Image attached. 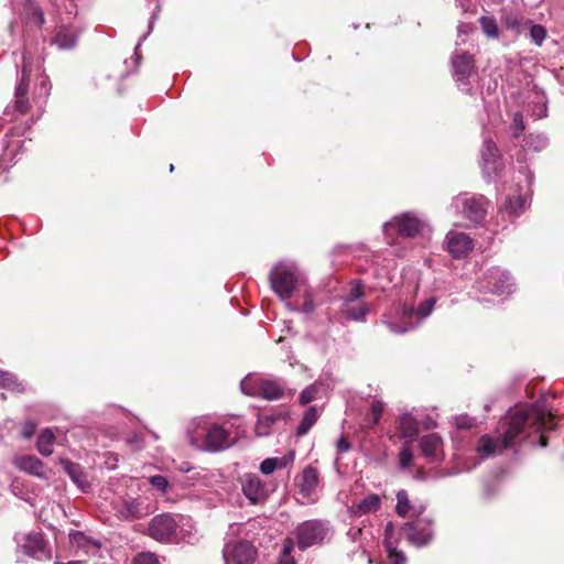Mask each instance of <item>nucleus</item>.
Masks as SVG:
<instances>
[{"instance_id": "nucleus-1", "label": "nucleus", "mask_w": 564, "mask_h": 564, "mask_svg": "<svg viewBox=\"0 0 564 564\" xmlns=\"http://www.w3.org/2000/svg\"><path fill=\"white\" fill-rule=\"evenodd\" d=\"M553 416L543 404H532L510 412L497 429L498 436L494 438L482 435L477 445V453L490 457L512 446L514 440L527 429L535 432L554 429Z\"/></svg>"}, {"instance_id": "nucleus-2", "label": "nucleus", "mask_w": 564, "mask_h": 564, "mask_svg": "<svg viewBox=\"0 0 564 564\" xmlns=\"http://www.w3.org/2000/svg\"><path fill=\"white\" fill-rule=\"evenodd\" d=\"M270 282L272 290L280 299H290L297 282L296 265L294 263L279 262L270 272Z\"/></svg>"}, {"instance_id": "nucleus-3", "label": "nucleus", "mask_w": 564, "mask_h": 564, "mask_svg": "<svg viewBox=\"0 0 564 564\" xmlns=\"http://www.w3.org/2000/svg\"><path fill=\"white\" fill-rule=\"evenodd\" d=\"M243 394L261 397L265 400H279L284 395V387L278 380L247 376L240 382Z\"/></svg>"}, {"instance_id": "nucleus-4", "label": "nucleus", "mask_w": 564, "mask_h": 564, "mask_svg": "<svg viewBox=\"0 0 564 564\" xmlns=\"http://www.w3.org/2000/svg\"><path fill=\"white\" fill-rule=\"evenodd\" d=\"M454 207L471 223H479L487 212V200L482 195H458L453 200Z\"/></svg>"}, {"instance_id": "nucleus-5", "label": "nucleus", "mask_w": 564, "mask_h": 564, "mask_svg": "<svg viewBox=\"0 0 564 564\" xmlns=\"http://www.w3.org/2000/svg\"><path fill=\"white\" fill-rule=\"evenodd\" d=\"M297 546L305 550L324 541L328 533L327 527L317 520L305 521L296 528Z\"/></svg>"}, {"instance_id": "nucleus-6", "label": "nucleus", "mask_w": 564, "mask_h": 564, "mask_svg": "<svg viewBox=\"0 0 564 564\" xmlns=\"http://www.w3.org/2000/svg\"><path fill=\"white\" fill-rule=\"evenodd\" d=\"M435 302H436V300L434 297H430V299L425 300L424 302H422L417 306L416 310H414L412 307H405L404 306L402 308V312H401V318H402V324L401 325H398L393 321H386L384 323H386L387 327L392 333H395V334L405 333L409 329L414 327V324L410 321L412 318V316L416 315L420 318L427 317L432 313L433 307L435 305Z\"/></svg>"}, {"instance_id": "nucleus-7", "label": "nucleus", "mask_w": 564, "mask_h": 564, "mask_svg": "<svg viewBox=\"0 0 564 564\" xmlns=\"http://www.w3.org/2000/svg\"><path fill=\"white\" fill-rule=\"evenodd\" d=\"M225 564H252L257 556L254 546L247 541L229 542L223 550Z\"/></svg>"}, {"instance_id": "nucleus-8", "label": "nucleus", "mask_w": 564, "mask_h": 564, "mask_svg": "<svg viewBox=\"0 0 564 564\" xmlns=\"http://www.w3.org/2000/svg\"><path fill=\"white\" fill-rule=\"evenodd\" d=\"M178 523L171 514L154 517L149 525V534L160 542H173L176 540Z\"/></svg>"}, {"instance_id": "nucleus-9", "label": "nucleus", "mask_w": 564, "mask_h": 564, "mask_svg": "<svg viewBox=\"0 0 564 564\" xmlns=\"http://www.w3.org/2000/svg\"><path fill=\"white\" fill-rule=\"evenodd\" d=\"M424 228V223L412 213H404L395 216L393 220L383 225V230L388 235L391 229H395L400 236L414 237Z\"/></svg>"}, {"instance_id": "nucleus-10", "label": "nucleus", "mask_w": 564, "mask_h": 564, "mask_svg": "<svg viewBox=\"0 0 564 564\" xmlns=\"http://www.w3.org/2000/svg\"><path fill=\"white\" fill-rule=\"evenodd\" d=\"M241 490L246 498L252 503H259L268 497L267 486L256 474H245L240 478Z\"/></svg>"}, {"instance_id": "nucleus-11", "label": "nucleus", "mask_w": 564, "mask_h": 564, "mask_svg": "<svg viewBox=\"0 0 564 564\" xmlns=\"http://www.w3.org/2000/svg\"><path fill=\"white\" fill-rule=\"evenodd\" d=\"M119 518L124 520L140 519L149 514V508L133 498L119 499L113 506Z\"/></svg>"}, {"instance_id": "nucleus-12", "label": "nucleus", "mask_w": 564, "mask_h": 564, "mask_svg": "<svg viewBox=\"0 0 564 564\" xmlns=\"http://www.w3.org/2000/svg\"><path fill=\"white\" fill-rule=\"evenodd\" d=\"M445 241L448 252L454 258H463L474 248L473 239L464 232L449 231Z\"/></svg>"}, {"instance_id": "nucleus-13", "label": "nucleus", "mask_w": 564, "mask_h": 564, "mask_svg": "<svg viewBox=\"0 0 564 564\" xmlns=\"http://www.w3.org/2000/svg\"><path fill=\"white\" fill-rule=\"evenodd\" d=\"M232 444L229 433L218 424H212L207 427L205 436V448L210 452H219L228 448Z\"/></svg>"}, {"instance_id": "nucleus-14", "label": "nucleus", "mask_w": 564, "mask_h": 564, "mask_svg": "<svg viewBox=\"0 0 564 564\" xmlns=\"http://www.w3.org/2000/svg\"><path fill=\"white\" fill-rule=\"evenodd\" d=\"M408 540L417 546L425 545L432 539V527L431 523L417 519L413 522H409L404 525Z\"/></svg>"}, {"instance_id": "nucleus-15", "label": "nucleus", "mask_w": 564, "mask_h": 564, "mask_svg": "<svg viewBox=\"0 0 564 564\" xmlns=\"http://www.w3.org/2000/svg\"><path fill=\"white\" fill-rule=\"evenodd\" d=\"M31 72V63L23 55L22 77L15 88V109L21 113H26L30 109V102L26 97L29 89V74Z\"/></svg>"}, {"instance_id": "nucleus-16", "label": "nucleus", "mask_w": 564, "mask_h": 564, "mask_svg": "<svg viewBox=\"0 0 564 564\" xmlns=\"http://www.w3.org/2000/svg\"><path fill=\"white\" fill-rule=\"evenodd\" d=\"M482 169L487 176L497 175L502 167L499 151L491 140H486L481 151Z\"/></svg>"}, {"instance_id": "nucleus-17", "label": "nucleus", "mask_w": 564, "mask_h": 564, "mask_svg": "<svg viewBox=\"0 0 564 564\" xmlns=\"http://www.w3.org/2000/svg\"><path fill=\"white\" fill-rule=\"evenodd\" d=\"M46 543L39 532H32L24 536L23 543L20 544L23 552L37 560L51 558L50 552L45 547Z\"/></svg>"}, {"instance_id": "nucleus-18", "label": "nucleus", "mask_w": 564, "mask_h": 564, "mask_svg": "<svg viewBox=\"0 0 564 564\" xmlns=\"http://www.w3.org/2000/svg\"><path fill=\"white\" fill-rule=\"evenodd\" d=\"M420 448L430 462H440L444 458L443 441L436 433L424 435L420 440Z\"/></svg>"}, {"instance_id": "nucleus-19", "label": "nucleus", "mask_w": 564, "mask_h": 564, "mask_svg": "<svg viewBox=\"0 0 564 564\" xmlns=\"http://www.w3.org/2000/svg\"><path fill=\"white\" fill-rule=\"evenodd\" d=\"M453 72L458 86L462 87L463 90L469 91L467 86V79L473 73V59L468 54H460L453 58Z\"/></svg>"}, {"instance_id": "nucleus-20", "label": "nucleus", "mask_w": 564, "mask_h": 564, "mask_svg": "<svg viewBox=\"0 0 564 564\" xmlns=\"http://www.w3.org/2000/svg\"><path fill=\"white\" fill-rule=\"evenodd\" d=\"M488 289L490 292L502 295L511 292L512 279L510 274L500 269H495L489 272L488 276Z\"/></svg>"}, {"instance_id": "nucleus-21", "label": "nucleus", "mask_w": 564, "mask_h": 564, "mask_svg": "<svg viewBox=\"0 0 564 564\" xmlns=\"http://www.w3.org/2000/svg\"><path fill=\"white\" fill-rule=\"evenodd\" d=\"M13 465L21 471H24L26 474H30L42 479L46 478V474L44 471V464L36 456H17L13 459Z\"/></svg>"}, {"instance_id": "nucleus-22", "label": "nucleus", "mask_w": 564, "mask_h": 564, "mask_svg": "<svg viewBox=\"0 0 564 564\" xmlns=\"http://www.w3.org/2000/svg\"><path fill=\"white\" fill-rule=\"evenodd\" d=\"M380 506L381 498L376 494H371L365 497L359 502L354 503L349 508V512L354 517H362L365 514L376 512L380 508Z\"/></svg>"}, {"instance_id": "nucleus-23", "label": "nucleus", "mask_w": 564, "mask_h": 564, "mask_svg": "<svg viewBox=\"0 0 564 564\" xmlns=\"http://www.w3.org/2000/svg\"><path fill=\"white\" fill-rule=\"evenodd\" d=\"M295 453L290 451L283 457H270L260 464V471L263 475H271L276 469L285 468L294 462Z\"/></svg>"}, {"instance_id": "nucleus-24", "label": "nucleus", "mask_w": 564, "mask_h": 564, "mask_svg": "<svg viewBox=\"0 0 564 564\" xmlns=\"http://www.w3.org/2000/svg\"><path fill=\"white\" fill-rule=\"evenodd\" d=\"M419 434V423L409 413L403 414L399 419V436L412 442Z\"/></svg>"}, {"instance_id": "nucleus-25", "label": "nucleus", "mask_w": 564, "mask_h": 564, "mask_svg": "<svg viewBox=\"0 0 564 564\" xmlns=\"http://www.w3.org/2000/svg\"><path fill=\"white\" fill-rule=\"evenodd\" d=\"M319 476L316 468L307 466L301 476L300 491L304 496H310L318 485Z\"/></svg>"}, {"instance_id": "nucleus-26", "label": "nucleus", "mask_w": 564, "mask_h": 564, "mask_svg": "<svg viewBox=\"0 0 564 564\" xmlns=\"http://www.w3.org/2000/svg\"><path fill=\"white\" fill-rule=\"evenodd\" d=\"M341 311L347 318L364 321L369 308L364 302H354V299H346Z\"/></svg>"}, {"instance_id": "nucleus-27", "label": "nucleus", "mask_w": 564, "mask_h": 564, "mask_svg": "<svg viewBox=\"0 0 564 564\" xmlns=\"http://www.w3.org/2000/svg\"><path fill=\"white\" fill-rule=\"evenodd\" d=\"M70 542L79 549H83L86 553H95L97 552L101 543L99 541H95L89 539L83 532L76 531L70 533L69 535Z\"/></svg>"}, {"instance_id": "nucleus-28", "label": "nucleus", "mask_w": 564, "mask_h": 564, "mask_svg": "<svg viewBox=\"0 0 564 564\" xmlns=\"http://www.w3.org/2000/svg\"><path fill=\"white\" fill-rule=\"evenodd\" d=\"M55 435L51 429H44L36 442V449L42 456H50L53 454V445Z\"/></svg>"}, {"instance_id": "nucleus-29", "label": "nucleus", "mask_w": 564, "mask_h": 564, "mask_svg": "<svg viewBox=\"0 0 564 564\" xmlns=\"http://www.w3.org/2000/svg\"><path fill=\"white\" fill-rule=\"evenodd\" d=\"M62 465L64 466L65 471L69 475L72 480L82 489L86 490L88 487V481L86 479V476L82 471L79 465L72 463L69 460H62Z\"/></svg>"}, {"instance_id": "nucleus-30", "label": "nucleus", "mask_w": 564, "mask_h": 564, "mask_svg": "<svg viewBox=\"0 0 564 564\" xmlns=\"http://www.w3.org/2000/svg\"><path fill=\"white\" fill-rule=\"evenodd\" d=\"M76 33L72 29L66 26L59 28L55 37V42L58 45V47L64 50L74 47L76 44Z\"/></svg>"}, {"instance_id": "nucleus-31", "label": "nucleus", "mask_w": 564, "mask_h": 564, "mask_svg": "<svg viewBox=\"0 0 564 564\" xmlns=\"http://www.w3.org/2000/svg\"><path fill=\"white\" fill-rule=\"evenodd\" d=\"M318 416H319L318 411L315 406L308 408L305 411V413L299 424L297 435H300V436L305 435L311 430V427L316 423Z\"/></svg>"}, {"instance_id": "nucleus-32", "label": "nucleus", "mask_w": 564, "mask_h": 564, "mask_svg": "<svg viewBox=\"0 0 564 564\" xmlns=\"http://www.w3.org/2000/svg\"><path fill=\"white\" fill-rule=\"evenodd\" d=\"M414 509L411 505L408 492L405 490H399L397 492V507L395 511L400 517H405L409 512Z\"/></svg>"}, {"instance_id": "nucleus-33", "label": "nucleus", "mask_w": 564, "mask_h": 564, "mask_svg": "<svg viewBox=\"0 0 564 564\" xmlns=\"http://www.w3.org/2000/svg\"><path fill=\"white\" fill-rule=\"evenodd\" d=\"M276 417L274 415H261L258 417L256 425V434L258 436H267L270 433L272 425L275 423Z\"/></svg>"}, {"instance_id": "nucleus-34", "label": "nucleus", "mask_w": 564, "mask_h": 564, "mask_svg": "<svg viewBox=\"0 0 564 564\" xmlns=\"http://www.w3.org/2000/svg\"><path fill=\"white\" fill-rule=\"evenodd\" d=\"M383 410H384V405L381 401H379V400L372 401V403L370 405L369 417L367 420L368 427H372L379 423Z\"/></svg>"}, {"instance_id": "nucleus-35", "label": "nucleus", "mask_w": 564, "mask_h": 564, "mask_svg": "<svg viewBox=\"0 0 564 564\" xmlns=\"http://www.w3.org/2000/svg\"><path fill=\"white\" fill-rule=\"evenodd\" d=\"M480 25L485 34L489 37L496 39L499 35L497 22L491 17H481Z\"/></svg>"}, {"instance_id": "nucleus-36", "label": "nucleus", "mask_w": 564, "mask_h": 564, "mask_svg": "<svg viewBox=\"0 0 564 564\" xmlns=\"http://www.w3.org/2000/svg\"><path fill=\"white\" fill-rule=\"evenodd\" d=\"M388 556L391 564H405V556L401 551H398L392 542L387 541Z\"/></svg>"}, {"instance_id": "nucleus-37", "label": "nucleus", "mask_w": 564, "mask_h": 564, "mask_svg": "<svg viewBox=\"0 0 564 564\" xmlns=\"http://www.w3.org/2000/svg\"><path fill=\"white\" fill-rule=\"evenodd\" d=\"M530 37L536 45H541L546 37V30L540 24H534L530 29Z\"/></svg>"}, {"instance_id": "nucleus-38", "label": "nucleus", "mask_w": 564, "mask_h": 564, "mask_svg": "<svg viewBox=\"0 0 564 564\" xmlns=\"http://www.w3.org/2000/svg\"><path fill=\"white\" fill-rule=\"evenodd\" d=\"M413 462V453L411 448L405 445L399 453V466L400 468H408Z\"/></svg>"}, {"instance_id": "nucleus-39", "label": "nucleus", "mask_w": 564, "mask_h": 564, "mask_svg": "<svg viewBox=\"0 0 564 564\" xmlns=\"http://www.w3.org/2000/svg\"><path fill=\"white\" fill-rule=\"evenodd\" d=\"M317 391H318V388L316 384H311V386L306 387L301 392L300 403L305 405V404L310 403L311 401H313L316 397Z\"/></svg>"}, {"instance_id": "nucleus-40", "label": "nucleus", "mask_w": 564, "mask_h": 564, "mask_svg": "<svg viewBox=\"0 0 564 564\" xmlns=\"http://www.w3.org/2000/svg\"><path fill=\"white\" fill-rule=\"evenodd\" d=\"M133 564H159V561L152 553H140L133 558Z\"/></svg>"}, {"instance_id": "nucleus-41", "label": "nucleus", "mask_w": 564, "mask_h": 564, "mask_svg": "<svg viewBox=\"0 0 564 564\" xmlns=\"http://www.w3.org/2000/svg\"><path fill=\"white\" fill-rule=\"evenodd\" d=\"M0 386L15 389L20 384L17 382V379L11 373L0 371Z\"/></svg>"}, {"instance_id": "nucleus-42", "label": "nucleus", "mask_w": 564, "mask_h": 564, "mask_svg": "<svg viewBox=\"0 0 564 564\" xmlns=\"http://www.w3.org/2000/svg\"><path fill=\"white\" fill-rule=\"evenodd\" d=\"M523 203L524 200L521 198V197H517L514 199L512 198H508L507 202H506V205H505V208L511 213V214H516L518 213L520 209H522V206H523Z\"/></svg>"}, {"instance_id": "nucleus-43", "label": "nucleus", "mask_w": 564, "mask_h": 564, "mask_svg": "<svg viewBox=\"0 0 564 564\" xmlns=\"http://www.w3.org/2000/svg\"><path fill=\"white\" fill-rule=\"evenodd\" d=\"M511 129L513 130V135L516 138L519 137L520 133L524 130V122H523L522 113H520V112L514 113Z\"/></svg>"}, {"instance_id": "nucleus-44", "label": "nucleus", "mask_w": 564, "mask_h": 564, "mask_svg": "<svg viewBox=\"0 0 564 564\" xmlns=\"http://www.w3.org/2000/svg\"><path fill=\"white\" fill-rule=\"evenodd\" d=\"M149 482L158 488L159 490H161L162 492H164L169 486V482L166 480V478L164 476H161V475H155V476H152L150 477L149 479Z\"/></svg>"}, {"instance_id": "nucleus-45", "label": "nucleus", "mask_w": 564, "mask_h": 564, "mask_svg": "<svg viewBox=\"0 0 564 564\" xmlns=\"http://www.w3.org/2000/svg\"><path fill=\"white\" fill-rule=\"evenodd\" d=\"M315 303L310 293H305L304 295V302L301 307V312L304 314H312L315 311Z\"/></svg>"}, {"instance_id": "nucleus-46", "label": "nucleus", "mask_w": 564, "mask_h": 564, "mask_svg": "<svg viewBox=\"0 0 564 564\" xmlns=\"http://www.w3.org/2000/svg\"><path fill=\"white\" fill-rule=\"evenodd\" d=\"M476 424L475 419L468 415L458 416L456 419V425L458 429H470Z\"/></svg>"}, {"instance_id": "nucleus-47", "label": "nucleus", "mask_w": 564, "mask_h": 564, "mask_svg": "<svg viewBox=\"0 0 564 564\" xmlns=\"http://www.w3.org/2000/svg\"><path fill=\"white\" fill-rule=\"evenodd\" d=\"M35 429H36V424L32 421H26L23 426H22V430H21V435L29 440L33 436V434L35 433Z\"/></svg>"}, {"instance_id": "nucleus-48", "label": "nucleus", "mask_w": 564, "mask_h": 564, "mask_svg": "<svg viewBox=\"0 0 564 564\" xmlns=\"http://www.w3.org/2000/svg\"><path fill=\"white\" fill-rule=\"evenodd\" d=\"M51 85L46 77H42L40 82V96L46 99L50 95Z\"/></svg>"}, {"instance_id": "nucleus-49", "label": "nucleus", "mask_w": 564, "mask_h": 564, "mask_svg": "<svg viewBox=\"0 0 564 564\" xmlns=\"http://www.w3.org/2000/svg\"><path fill=\"white\" fill-rule=\"evenodd\" d=\"M350 449V443L345 437H340L337 441V451L339 453H346Z\"/></svg>"}, {"instance_id": "nucleus-50", "label": "nucleus", "mask_w": 564, "mask_h": 564, "mask_svg": "<svg viewBox=\"0 0 564 564\" xmlns=\"http://www.w3.org/2000/svg\"><path fill=\"white\" fill-rule=\"evenodd\" d=\"M32 15L36 20V22L40 26L45 22L44 12L41 8H39V7L34 8Z\"/></svg>"}, {"instance_id": "nucleus-51", "label": "nucleus", "mask_w": 564, "mask_h": 564, "mask_svg": "<svg viewBox=\"0 0 564 564\" xmlns=\"http://www.w3.org/2000/svg\"><path fill=\"white\" fill-rule=\"evenodd\" d=\"M362 296V291L360 285H356L351 289L349 296L347 299H354V302H360L359 300Z\"/></svg>"}, {"instance_id": "nucleus-52", "label": "nucleus", "mask_w": 564, "mask_h": 564, "mask_svg": "<svg viewBox=\"0 0 564 564\" xmlns=\"http://www.w3.org/2000/svg\"><path fill=\"white\" fill-rule=\"evenodd\" d=\"M393 531H394V527L391 522H389L387 525H386V530H384V546L387 547V541L388 542H391V538L393 535Z\"/></svg>"}, {"instance_id": "nucleus-53", "label": "nucleus", "mask_w": 564, "mask_h": 564, "mask_svg": "<svg viewBox=\"0 0 564 564\" xmlns=\"http://www.w3.org/2000/svg\"><path fill=\"white\" fill-rule=\"evenodd\" d=\"M293 547H294V542L292 539H285L284 542H283V549H282V552L283 554H291L292 551H293Z\"/></svg>"}, {"instance_id": "nucleus-54", "label": "nucleus", "mask_w": 564, "mask_h": 564, "mask_svg": "<svg viewBox=\"0 0 564 564\" xmlns=\"http://www.w3.org/2000/svg\"><path fill=\"white\" fill-rule=\"evenodd\" d=\"M278 564H295V562L291 554L281 553Z\"/></svg>"}, {"instance_id": "nucleus-55", "label": "nucleus", "mask_w": 564, "mask_h": 564, "mask_svg": "<svg viewBox=\"0 0 564 564\" xmlns=\"http://www.w3.org/2000/svg\"><path fill=\"white\" fill-rule=\"evenodd\" d=\"M424 426L425 429H432L435 426V422L433 420H427Z\"/></svg>"}, {"instance_id": "nucleus-56", "label": "nucleus", "mask_w": 564, "mask_h": 564, "mask_svg": "<svg viewBox=\"0 0 564 564\" xmlns=\"http://www.w3.org/2000/svg\"><path fill=\"white\" fill-rule=\"evenodd\" d=\"M535 138L539 140V143L541 144V147L545 145L546 140L544 138H541L540 135H536Z\"/></svg>"}, {"instance_id": "nucleus-57", "label": "nucleus", "mask_w": 564, "mask_h": 564, "mask_svg": "<svg viewBox=\"0 0 564 564\" xmlns=\"http://www.w3.org/2000/svg\"><path fill=\"white\" fill-rule=\"evenodd\" d=\"M540 445H541L542 447H545V446H546V440H545V437H543V436H541V437H540Z\"/></svg>"}, {"instance_id": "nucleus-58", "label": "nucleus", "mask_w": 564, "mask_h": 564, "mask_svg": "<svg viewBox=\"0 0 564 564\" xmlns=\"http://www.w3.org/2000/svg\"><path fill=\"white\" fill-rule=\"evenodd\" d=\"M424 511V507L420 506L417 509H415V514H421Z\"/></svg>"}, {"instance_id": "nucleus-59", "label": "nucleus", "mask_w": 564, "mask_h": 564, "mask_svg": "<svg viewBox=\"0 0 564 564\" xmlns=\"http://www.w3.org/2000/svg\"><path fill=\"white\" fill-rule=\"evenodd\" d=\"M55 564H79V562H77V561H69V562H66V563L55 562Z\"/></svg>"}, {"instance_id": "nucleus-60", "label": "nucleus", "mask_w": 564, "mask_h": 564, "mask_svg": "<svg viewBox=\"0 0 564 564\" xmlns=\"http://www.w3.org/2000/svg\"><path fill=\"white\" fill-rule=\"evenodd\" d=\"M173 170H174V165H173V164H171V165H170V171L172 172Z\"/></svg>"}]
</instances>
